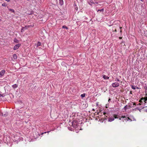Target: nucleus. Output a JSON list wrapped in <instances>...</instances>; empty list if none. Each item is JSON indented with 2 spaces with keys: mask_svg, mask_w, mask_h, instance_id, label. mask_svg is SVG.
Here are the masks:
<instances>
[{
  "mask_svg": "<svg viewBox=\"0 0 147 147\" xmlns=\"http://www.w3.org/2000/svg\"><path fill=\"white\" fill-rule=\"evenodd\" d=\"M119 115L117 114H114L113 115V116L110 117L108 118V121L109 122H112L115 119L118 118Z\"/></svg>",
  "mask_w": 147,
  "mask_h": 147,
  "instance_id": "nucleus-1",
  "label": "nucleus"
},
{
  "mask_svg": "<svg viewBox=\"0 0 147 147\" xmlns=\"http://www.w3.org/2000/svg\"><path fill=\"white\" fill-rule=\"evenodd\" d=\"M147 101V98L145 97V98H142L141 99L139 100V102L140 103L139 104V105H141L143 103V102L146 103V102ZM138 104H137L138 105Z\"/></svg>",
  "mask_w": 147,
  "mask_h": 147,
  "instance_id": "nucleus-2",
  "label": "nucleus"
},
{
  "mask_svg": "<svg viewBox=\"0 0 147 147\" xmlns=\"http://www.w3.org/2000/svg\"><path fill=\"white\" fill-rule=\"evenodd\" d=\"M78 124V123L77 120H74L72 122V125L74 128H76L77 127Z\"/></svg>",
  "mask_w": 147,
  "mask_h": 147,
  "instance_id": "nucleus-3",
  "label": "nucleus"
},
{
  "mask_svg": "<svg viewBox=\"0 0 147 147\" xmlns=\"http://www.w3.org/2000/svg\"><path fill=\"white\" fill-rule=\"evenodd\" d=\"M119 83L116 82L113 83L112 84V86L113 87L115 88L119 86Z\"/></svg>",
  "mask_w": 147,
  "mask_h": 147,
  "instance_id": "nucleus-4",
  "label": "nucleus"
},
{
  "mask_svg": "<svg viewBox=\"0 0 147 147\" xmlns=\"http://www.w3.org/2000/svg\"><path fill=\"white\" fill-rule=\"evenodd\" d=\"M21 45V44H18L16 45L13 47V50H16L18 49L19 47H20Z\"/></svg>",
  "mask_w": 147,
  "mask_h": 147,
  "instance_id": "nucleus-5",
  "label": "nucleus"
},
{
  "mask_svg": "<svg viewBox=\"0 0 147 147\" xmlns=\"http://www.w3.org/2000/svg\"><path fill=\"white\" fill-rule=\"evenodd\" d=\"M126 117L125 115H124V116L123 115L121 116V118H123L122 121L123 122L125 121H128V119H126Z\"/></svg>",
  "mask_w": 147,
  "mask_h": 147,
  "instance_id": "nucleus-6",
  "label": "nucleus"
},
{
  "mask_svg": "<svg viewBox=\"0 0 147 147\" xmlns=\"http://www.w3.org/2000/svg\"><path fill=\"white\" fill-rule=\"evenodd\" d=\"M5 73V71L4 70H2L0 72V77L3 76Z\"/></svg>",
  "mask_w": 147,
  "mask_h": 147,
  "instance_id": "nucleus-7",
  "label": "nucleus"
},
{
  "mask_svg": "<svg viewBox=\"0 0 147 147\" xmlns=\"http://www.w3.org/2000/svg\"><path fill=\"white\" fill-rule=\"evenodd\" d=\"M130 108V106L127 105H126L123 108V109L126 111L127 109H129Z\"/></svg>",
  "mask_w": 147,
  "mask_h": 147,
  "instance_id": "nucleus-8",
  "label": "nucleus"
},
{
  "mask_svg": "<svg viewBox=\"0 0 147 147\" xmlns=\"http://www.w3.org/2000/svg\"><path fill=\"white\" fill-rule=\"evenodd\" d=\"M59 3L60 5H63L64 4V2L63 0H59Z\"/></svg>",
  "mask_w": 147,
  "mask_h": 147,
  "instance_id": "nucleus-9",
  "label": "nucleus"
},
{
  "mask_svg": "<svg viewBox=\"0 0 147 147\" xmlns=\"http://www.w3.org/2000/svg\"><path fill=\"white\" fill-rule=\"evenodd\" d=\"M2 114L3 116L6 117L8 115V113L7 112L5 113H2Z\"/></svg>",
  "mask_w": 147,
  "mask_h": 147,
  "instance_id": "nucleus-10",
  "label": "nucleus"
},
{
  "mask_svg": "<svg viewBox=\"0 0 147 147\" xmlns=\"http://www.w3.org/2000/svg\"><path fill=\"white\" fill-rule=\"evenodd\" d=\"M142 109H143L144 111L147 112V106L146 107H141Z\"/></svg>",
  "mask_w": 147,
  "mask_h": 147,
  "instance_id": "nucleus-11",
  "label": "nucleus"
},
{
  "mask_svg": "<svg viewBox=\"0 0 147 147\" xmlns=\"http://www.w3.org/2000/svg\"><path fill=\"white\" fill-rule=\"evenodd\" d=\"M103 78L105 80H107L109 79V77L105 75H103Z\"/></svg>",
  "mask_w": 147,
  "mask_h": 147,
  "instance_id": "nucleus-12",
  "label": "nucleus"
},
{
  "mask_svg": "<svg viewBox=\"0 0 147 147\" xmlns=\"http://www.w3.org/2000/svg\"><path fill=\"white\" fill-rule=\"evenodd\" d=\"M88 2L90 5H91L93 3V1L92 0H88Z\"/></svg>",
  "mask_w": 147,
  "mask_h": 147,
  "instance_id": "nucleus-13",
  "label": "nucleus"
},
{
  "mask_svg": "<svg viewBox=\"0 0 147 147\" xmlns=\"http://www.w3.org/2000/svg\"><path fill=\"white\" fill-rule=\"evenodd\" d=\"M144 88L145 89V92L146 93L147 92V85L145 84V86H144Z\"/></svg>",
  "mask_w": 147,
  "mask_h": 147,
  "instance_id": "nucleus-14",
  "label": "nucleus"
},
{
  "mask_svg": "<svg viewBox=\"0 0 147 147\" xmlns=\"http://www.w3.org/2000/svg\"><path fill=\"white\" fill-rule=\"evenodd\" d=\"M12 87L14 88H16L18 87V85L16 84H14L12 86Z\"/></svg>",
  "mask_w": 147,
  "mask_h": 147,
  "instance_id": "nucleus-15",
  "label": "nucleus"
},
{
  "mask_svg": "<svg viewBox=\"0 0 147 147\" xmlns=\"http://www.w3.org/2000/svg\"><path fill=\"white\" fill-rule=\"evenodd\" d=\"M13 58L14 59H17V56L16 54H14L13 55Z\"/></svg>",
  "mask_w": 147,
  "mask_h": 147,
  "instance_id": "nucleus-16",
  "label": "nucleus"
},
{
  "mask_svg": "<svg viewBox=\"0 0 147 147\" xmlns=\"http://www.w3.org/2000/svg\"><path fill=\"white\" fill-rule=\"evenodd\" d=\"M29 27H30V26H26L24 27L23 28L26 29L29 28Z\"/></svg>",
  "mask_w": 147,
  "mask_h": 147,
  "instance_id": "nucleus-17",
  "label": "nucleus"
},
{
  "mask_svg": "<svg viewBox=\"0 0 147 147\" xmlns=\"http://www.w3.org/2000/svg\"><path fill=\"white\" fill-rule=\"evenodd\" d=\"M41 45V42H38L37 44V46L38 47V46H40Z\"/></svg>",
  "mask_w": 147,
  "mask_h": 147,
  "instance_id": "nucleus-18",
  "label": "nucleus"
},
{
  "mask_svg": "<svg viewBox=\"0 0 147 147\" xmlns=\"http://www.w3.org/2000/svg\"><path fill=\"white\" fill-rule=\"evenodd\" d=\"M14 41L16 43H18L19 42V41L17 39L15 38L14 40Z\"/></svg>",
  "mask_w": 147,
  "mask_h": 147,
  "instance_id": "nucleus-19",
  "label": "nucleus"
},
{
  "mask_svg": "<svg viewBox=\"0 0 147 147\" xmlns=\"http://www.w3.org/2000/svg\"><path fill=\"white\" fill-rule=\"evenodd\" d=\"M62 28H63L66 29H68V28L66 26H62Z\"/></svg>",
  "mask_w": 147,
  "mask_h": 147,
  "instance_id": "nucleus-20",
  "label": "nucleus"
},
{
  "mask_svg": "<svg viewBox=\"0 0 147 147\" xmlns=\"http://www.w3.org/2000/svg\"><path fill=\"white\" fill-rule=\"evenodd\" d=\"M9 10L10 11H11V12H13V13H14V9H9Z\"/></svg>",
  "mask_w": 147,
  "mask_h": 147,
  "instance_id": "nucleus-21",
  "label": "nucleus"
},
{
  "mask_svg": "<svg viewBox=\"0 0 147 147\" xmlns=\"http://www.w3.org/2000/svg\"><path fill=\"white\" fill-rule=\"evenodd\" d=\"M131 86L132 88L133 89L135 90L136 89V88L134 86L131 85Z\"/></svg>",
  "mask_w": 147,
  "mask_h": 147,
  "instance_id": "nucleus-22",
  "label": "nucleus"
},
{
  "mask_svg": "<svg viewBox=\"0 0 147 147\" xmlns=\"http://www.w3.org/2000/svg\"><path fill=\"white\" fill-rule=\"evenodd\" d=\"M81 96L82 98L84 97L85 96V94H82L81 95Z\"/></svg>",
  "mask_w": 147,
  "mask_h": 147,
  "instance_id": "nucleus-23",
  "label": "nucleus"
},
{
  "mask_svg": "<svg viewBox=\"0 0 147 147\" xmlns=\"http://www.w3.org/2000/svg\"><path fill=\"white\" fill-rule=\"evenodd\" d=\"M2 6L3 7H5L7 6V5L5 3H3L2 4Z\"/></svg>",
  "mask_w": 147,
  "mask_h": 147,
  "instance_id": "nucleus-24",
  "label": "nucleus"
},
{
  "mask_svg": "<svg viewBox=\"0 0 147 147\" xmlns=\"http://www.w3.org/2000/svg\"><path fill=\"white\" fill-rule=\"evenodd\" d=\"M103 10H104L103 9H98V10L97 12H98L99 11H100V12L103 11Z\"/></svg>",
  "mask_w": 147,
  "mask_h": 147,
  "instance_id": "nucleus-25",
  "label": "nucleus"
},
{
  "mask_svg": "<svg viewBox=\"0 0 147 147\" xmlns=\"http://www.w3.org/2000/svg\"><path fill=\"white\" fill-rule=\"evenodd\" d=\"M115 81H117L118 82H120V80H119L117 78L115 80Z\"/></svg>",
  "mask_w": 147,
  "mask_h": 147,
  "instance_id": "nucleus-26",
  "label": "nucleus"
},
{
  "mask_svg": "<svg viewBox=\"0 0 147 147\" xmlns=\"http://www.w3.org/2000/svg\"><path fill=\"white\" fill-rule=\"evenodd\" d=\"M119 119L121 120V119L122 118H121V117H120L119 116Z\"/></svg>",
  "mask_w": 147,
  "mask_h": 147,
  "instance_id": "nucleus-27",
  "label": "nucleus"
},
{
  "mask_svg": "<svg viewBox=\"0 0 147 147\" xmlns=\"http://www.w3.org/2000/svg\"><path fill=\"white\" fill-rule=\"evenodd\" d=\"M145 96H146V98H147V93H146V94H145Z\"/></svg>",
  "mask_w": 147,
  "mask_h": 147,
  "instance_id": "nucleus-28",
  "label": "nucleus"
},
{
  "mask_svg": "<svg viewBox=\"0 0 147 147\" xmlns=\"http://www.w3.org/2000/svg\"><path fill=\"white\" fill-rule=\"evenodd\" d=\"M126 119H128V120H130H130H131V119H130L129 118V117H128L127 118H126Z\"/></svg>",
  "mask_w": 147,
  "mask_h": 147,
  "instance_id": "nucleus-29",
  "label": "nucleus"
},
{
  "mask_svg": "<svg viewBox=\"0 0 147 147\" xmlns=\"http://www.w3.org/2000/svg\"><path fill=\"white\" fill-rule=\"evenodd\" d=\"M34 26V25H31L30 26V27L31 26V27H33Z\"/></svg>",
  "mask_w": 147,
  "mask_h": 147,
  "instance_id": "nucleus-30",
  "label": "nucleus"
},
{
  "mask_svg": "<svg viewBox=\"0 0 147 147\" xmlns=\"http://www.w3.org/2000/svg\"><path fill=\"white\" fill-rule=\"evenodd\" d=\"M5 0L7 1V2H9L10 1V0Z\"/></svg>",
  "mask_w": 147,
  "mask_h": 147,
  "instance_id": "nucleus-31",
  "label": "nucleus"
},
{
  "mask_svg": "<svg viewBox=\"0 0 147 147\" xmlns=\"http://www.w3.org/2000/svg\"><path fill=\"white\" fill-rule=\"evenodd\" d=\"M133 105H136V104L135 103H134L133 104Z\"/></svg>",
  "mask_w": 147,
  "mask_h": 147,
  "instance_id": "nucleus-32",
  "label": "nucleus"
},
{
  "mask_svg": "<svg viewBox=\"0 0 147 147\" xmlns=\"http://www.w3.org/2000/svg\"><path fill=\"white\" fill-rule=\"evenodd\" d=\"M119 28H120V30H121V29L122 28V27H119Z\"/></svg>",
  "mask_w": 147,
  "mask_h": 147,
  "instance_id": "nucleus-33",
  "label": "nucleus"
},
{
  "mask_svg": "<svg viewBox=\"0 0 147 147\" xmlns=\"http://www.w3.org/2000/svg\"><path fill=\"white\" fill-rule=\"evenodd\" d=\"M115 32H117V30H116V29H115V31H114Z\"/></svg>",
  "mask_w": 147,
  "mask_h": 147,
  "instance_id": "nucleus-34",
  "label": "nucleus"
},
{
  "mask_svg": "<svg viewBox=\"0 0 147 147\" xmlns=\"http://www.w3.org/2000/svg\"><path fill=\"white\" fill-rule=\"evenodd\" d=\"M119 39H121L122 38V37H119Z\"/></svg>",
  "mask_w": 147,
  "mask_h": 147,
  "instance_id": "nucleus-35",
  "label": "nucleus"
},
{
  "mask_svg": "<svg viewBox=\"0 0 147 147\" xmlns=\"http://www.w3.org/2000/svg\"><path fill=\"white\" fill-rule=\"evenodd\" d=\"M120 32H122V30H120Z\"/></svg>",
  "mask_w": 147,
  "mask_h": 147,
  "instance_id": "nucleus-36",
  "label": "nucleus"
},
{
  "mask_svg": "<svg viewBox=\"0 0 147 147\" xmlns=\"http://www.w3.org/2000/svg\"><path fill=\"white\" fill-rule=\"evenodd\" d=\"M110 98H109V99L108 101H110Z\"/></svg>",
  "mask_w": 147,
  "mask_h": 147,
  "instance_id": "nucleus-37",
  "label": "nucleus"
},
{
  "mask_svg": "<svg viewBox=\"0 0 147 147\" xmlns=\"http://www.w3.org/2000/svg\"><path fill=\"white\" fill-rule=\"evenodd\" d=\"M141 0V1H143V0Z\"/></svg>",
  "mask_w": 147,
  "mask_h": 147,
  "instance_id": "nucleus-38",
  "label": "nucleus"
},
{
  "mask_svg": "<svg viewBox=\"0 0 147 147\" xmlns=\"http://www.w3.org/2000/svg\"><path fill=\"white\" fill-rule=\"evenodd\" d=\"M49 132H50V131H48L47 132V133H49Z\"/></svg>",
  "mask_w": 147,
  "mask_h": 147,
  "instance_id": "nucleus-39",
  "label": "nucleus"
},
{
  "mask_svg": "<svg viewBox=\"0 0 147 147\" xmlns=\"http://www.w3.org/2000/svg\"><path fill=\"white\" fill-rule=\"evenodd\" d=\"M56 1H57V0H56Z\"/></svg>",
  "mask_w": 147,
  "mask_h": 147,
  "instance_id": "nucleus-40",
  "label": "nucleus"
},
{
  "mask_svg": "<svg viewBox=\"0 0 147 147\" xmlns=\"http://www.w3.org/2000/svg\"><path fill=\"white\" fill-rule=\"evenodd\" d=\"M22 29H21V31H22Z\"/></svg>",
  "mask_w": 147,
  "mask_h": 147,
  "instance_id": "nucleus-41",
  "label": "nucleus"
},
{
  "mask_svg": "<svg viewBox=\"0 0 147 147\" xmlns=\"http://www.w3.org/2000/svg\"><path fill=\"white\" fill-rule=\"evenodd\" d=\"M44 133H46V132H45Z\"/></svg>",
  "mask_w": 147,
  "mask_h": 147,
  "instance_id": "nucleus-42",
  "label": "nucleus"
}]
</instances>
